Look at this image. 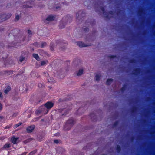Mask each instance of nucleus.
<instances>
[{
    "label": "nucleus",
    "mask_w": 155,
    "mask_h": 155,
    "mask_svg": "<svg viewBox=\"0 0 155 155\" xmlns=\"http://www.w3.org/2000/svg\"><path fill=\"white\" fill-rule=\"evenodd\" d=\"M53 106V103L48 102L45 104V106H42L41 107L40 110L38 111V113H40L41 112H42L44 114H46L48 112V110L51 108Z\"/></svg>",
    "instance_id": "nucleus-1"
},
{
    "label": "nucleus",
    "mask_w": 155,
    "mask_h": 155,
    "mask_svg": "<svg viewBox=\"0 0 155 155\" xmlns=\"http://www.w3.org/2000/svg\"><path fill=\"white\" fill-rule=\"evenodd\" d=\"M74 123V120L73 119H69L64 126V129L65 130H69L71 128Z\"/></svg>",
    "instance_id": "nucleus-2"
},
{
    "label": "nucleus",
    "mask_w": 155,
    "mask_h": 155,
    "mask_svg": "<svg viewBox=\"0 0 155 155\" xmlns=\"http://www.w3.org/2000/svg\"><path fill=\"white\" fill-rule=\"evenodd\" d=\"M11 14L10 13L0 14V19L5 21L10 18Z\"/></svg>",
    "instance_id": "nucleus-3"
},
{
    "label": "nucleus",
    "mask_w": 155,
    "mask_h": 155,
    "mask_svg": "<svg viewBox=\"0 0 155 155\" xmlns=\"http://www.w3.org/2000/svg\"><path fill=\"white\" fill-rule=\"evenodd\" d=\"M55 19V17L54 16L52 15H50L47 17L46 19V22H51L52 21L54 20Z\"/></svg>",
    "instance_id": "nucleus-4"
},
{
    "label": "nucleus",
    "mask_w": 155,
    "mask_h": 155,
    "mask_svg": "<svg viewBox=\"0 0 155 155\" xmlns=\"http://www.w3.org/2000/svg\"><path fill=\"white\" fill-rule=\"evenodd\" d=\"M84 70L83 68L80 69L76 72V75L78 77L80 76L83 74Z\"/></svg>",
    "instance_id": "nucleus-5"
},
{
    "label": "nucleus",
    "mask_w": 155,
    "mask_h": 155,
    "mask_svg": "<svg viewBox=\"0 0 155 155\" xmlns=\"http://www.w3.org/2000/svg\"><path fill=\"white\" fill-rule=\"evenodd\" d=\"M35 127L34 126H31L28 127L26 128V130L28 133H30L34 130Z\"/></svg>",
    "instance_id": "nucleus-6"
},
{
    "label": "nucleus",
    "mask_w": 155,
    "mask_h": 155,
    "mask_svg": "<svg viewBox=\"0 0 155 155\" xmlns=\"http://www.w3.org/2000/svg\"><path fill=\"white\" fill-rule=\"evenodd\" d=\"M77 45L80 47H87L89 46L88 45H86L84 43L82 42H78Z\"/></svg>",
    "instance_id": "nucleus-7"
},
{
    "label": "nucleus",
    "mask_w": 155,
    "mask_h": 155,
    "mask_svg": "<svg viewBox=\"0 0 155 155\" xmlns=\"http://www.w3.org/2000/svg\"><path fill=\"white\" fill-rule=\"evenodd\" d=\"M32 56L35 59H36L37 61H39L40 60V58L37 54H33Z\"/></svg>",
    "instance_id": "nucleus-8"
},
{
    "label": "nucleus",
    "mask_w": 155,
    "mask_h": 155,
    "mask_svg": "<svg viewBox=\"0 0 155 155\" xmlns=\"http://www.w3.org/2000/svg\"><path fill=\"white\" fill-rule=\"evenodd\" d=\"M113 81V80L112 79H107L106 82V84L107 85H110L112 82Z\"/></svg>",
    "instance_id": "nucleus-9"
},
{
    "label": "nucleus",
    "mask_w": 155,
    "mask_h": 155,
    "mask_svg": "<svg viewBox=\"0 0 155 155\" xmlns=\"http://www.w3.org/2000/svg\"><path fill=\"white\" fill-rule=\"evenodd\" d=\"M101 75L100 74H97L95 76V79L96 81H98L100 79Z\"/></svg>",
    "instance_id": "nucleus-10"
},
{
    "label": "nucleus",
    "mask_w": 155,
    "mask_h": 155,
    "mask_svg": "<svg viewBox=\"0 0 155 155\" xmlns=\"http://www.w3.org/2000/svg\"><path fill=\"white\" fill-rule=\"evenodd\" d=\"M17 138L12 137L11 138L12 142L14 143L15 144L17 143Z\"/></svg>",
    "instance_id": "nucleus-11"
},
{
    "label": "nucleus",
    "mask_w": 155,
    "mask_h": 155,
    "mask_svg": "<svg viewBox=\"0 0 155 155\" xmlns=\"http://www.w3.org/2000/svg\"><path fill=\"white\" fill-rule=\"evenodd\" d=\"M48 62L47 61H41V65L43 66L46 64Z\"/></svg>",
    "instance_id": "nucleus-12"
},
{
    "label": "nucleus",
    "mask_w": 155,
    "mask_h": 155,
    "mask_svg": "<svg viewBox=\"0 0 155 155\" xmlns=\"http://www.w3.org/2000/svg\"><path fill=\"white\" fill-rule=\"evenodd\" d=\"M10 90V88L9 87H8L4 90V92L5 93L7 94Z\"/></svg>",
    "instance_id": "nucleus-13"
},
{
    "label": "nucleus",
    "mask_w": 155,
    "mask_h": 155,
    "mask_svg": "<svg viewBox=\"0 0 155 155\" xmlns=\"http://www.w3.org/2000/svg\"><path fill=\"white\" fill-rule=\"evenodd\" d=\"M21 16L18 15H17L15 17V21H18L20 19Z\"/></svg>",
    "instance_id": "nucleus-14"
},
{
    "label": "nucleus",
    "mask_w": 155,
    "mask_h": 155,
    "mask_svg": "<svg viewBox=\"0 0 155 155\" xmlns=\"http://www.w3.org/2000/svg\"><path fill=\"white\" fill-rule=\"evenodd\" d=\"M22 124L21 123H18L17 124H15V127H14L15 128H17L19 126L21 125Z\"/></svg>",
    "instance_id": "nucleus-15"
},
{
    "label": "nucleus",
    "mask_w": 155,
    "mask_h": 155,
    "mask_svg": "<svg viewBox=\"0 0 155 155\" xmlns=\"http://www.w3.org/2000/svg\"><path fill=\"white\" fill-rule=\"evenodd\" d=\"M24 60V58L23 57H21L20 58L19 61L21 62H22Z\"/></svg>",
    "instance_id": "nucleus-16"
},
{
    "label": "nucleus",
    "mask_w": 155,
    "mask_h": 155,
    "mask_svg": "<svg viewBox=\"0 0 155 155\" xmlns=\"http://www.w3.org/2000/svg\"><path fill=\"white\" fill-rule=\"evenodd\" d=\"M32 140L31 139H28L26 140L25 141L24 143H28V142L31 141Z\"/></svg>",
    "instance_id": "nucleus-17"
},
{
    "label": "nucleus",
    "mask_w": 155,
    "mask_h": 155,
    "mask_svg": "<svg viewBox=\"0 0 155 155\" xmlns=\"http://www.w3.org/2000/svg\"><path fill=\"white\" fill-rule=\"evenodd\" d=\"M10 147V144H5L4 146V147L5 148H8L9 147Z\"/></svg>",
    "instance_id": "nucleus-18"
},
{
    "label": "nucleus",
    "mask_w": 155,
    "mask_h": 155,
    "mask_svg": "<svg viewBox=\"0 0 155 155\" xmlns=\"http://www.w3.org/2000/svg\"><path fill=\"white\" fill-rule=\"evenodd\" d=\"M33 6V4H31L30 5H28L27 6V8H31V7H32Z\"/></svg>",
    "instance_id": "nucleus-19"
},
{
    "label": "nucleus",
    "mask_w": 155,
    "mask_h": 155,
    "mask_svg": "<svg viewBox=\"0 0 155 155\" xmlns=\"http://www.w3.org/2000/svg\"><path fill=\"white\" fill-rule=\"evenodd\" d=\"M117 149L118 151H119L120 150V147L119 146H117Z\"/></svg>",
    "instance_id": "nucleus-20"
},
{
    "label": "nucleus",
    "mask_w": 155,
    "mask_h": 155,
    "mask_svg": "<svg viewBox=\"0 0 155 155\" xmlns=\"http://www.w3.org/2000/svg\"><path fill=\"white\" fill-rule=\"evenodd\" d=\"M35 151H32L29 154V155H33L35 153Z\"/></svg>",
    "instance_id": "nucleus-21"
},
{
    "label": "nucleus",
    "mask_w": 155,
    "mask_h": 155,
    "mask_svg": "<svg viewBox=\"0 0 155 155\" xmlns=\"http://www.w3.org/2000/svg\"><path fill=\"white\" fill-rule=\"evenodd\" d=\"M2 104L0 103V110H1L2 109Z\"/></svg>",
    "instance_id": "nucleus-22"
},
{
    "label": "nucleus",
    "mask_w": 155,
    "mask_h": 155,
    "mask_svg": "<svg viewBox=\"0 0 155 155\" xmlns=\"http://www.w3.org/2000/svg\"><path fill=\"white\" fill-rule=\"evenodd\" d=\"M28 33L30 35H31L32 34V32L30 30H28Z\"/></svg>",
    "instance_id": "nucleus-23"
},
{
    "label": "nucleus",
    "mask_w": 155,
    "mask_h": 155,
    "mask_svg": "<svg viewBox=\"0 0 155 155\" xmlns=\"http://www.w3.org/2000/svg\"><path fill=\"white\" fill-rule=\"evenodd\" d=\"M59 74L60 75H63V76H64L65 75V74H64L63 72H61L60 73H59Z\"/></svg>",
    "instance_id": "nucleus-24"
},
{
    "label": "nucleus",
    "mask_w": 155,
    "mask_h": 155,
    "mask_svg": "<svg viewBox=\"0 0 155 155\" xmlns=\"http://www.w3.org/2000/svg\"><path fill=\"white\" fill-rule=\"evenodd\" d=\"M54 142L56 143H58V141L57 140H54Z\"/></svg>",
    "instance_id": "nucleus-25"
},
{
    "label": "nucleus",
    "mask_w": 155,
    "mask_h": 155,
    "mask_svg": "<svg viewBox=\"0 0 155 155\" xmlns=\"http://www.w3.org/2000/svg\"><path fill=\"white\" fill-rule=\"evenodd\" d=\"M46 45V43H44L42 44L41 45V47H43L44 46H45Z\"/></svg>",
    "instance_id": "nucleus-26"
},
{
    "label": "nucleus",
    "mask_w": 155,
    "mask_h": 155,
    "mask_svg": "<svg viewBox=\"0 0 155 155\" xmlns=\"http://www.w3.org/2000/svg\"><path fill=\"white\" fill-rule=\"evenodd\" d=\"M2 93L0 92V98H2Z\"/></svg>",
    "instance_id": "nucleus-27"
},
{
    "label": "nucleus",
    "mask_w": 155,
    "mask_h": 155,
    "mask_svg": "<svg viewBox=\"0 0 155 155\" xmlns=\"http://www.w3.org/2000/svg\"><path fill=\"white\" fill-rule=\"evenodd\" d=\"M3 119L4 117L3 116H0V120H1Z\"/></svg>",
    "instance_id": "nucleus-28"
},
{
    "label": "nucleus",
    "mask_w": 155,
    "mask_h": 155,
    "mask_svg": "<svg viewBox=\"0 0 155 155\" xmlns=\"http://www.w3.org/2000/svg\"><path fill=\"white\" fill-rule=\"evenodd\" d=\"M17 116V114H13V116L14 117H15Z\"/></svg>",
    "instance_id": "nucleus-29"
},
{
    "label": "nucleus",
    "mask_w": 155,
    "mask_h": 155,
    "mask_svg": "<svg viewBox=\"0 0 155 155\" xmlns=\"http://www.w3.org/2000/svg\"><path fill=\"white\" fill-rule=\"evenodd\" d=\"M60 6L57 7H56V8L57 9H60Z\"/></svg>",
    "instance_id": "nucleus-30"
},
{
    "label": "nucleus",
    "mask_w": 155,
    "mask_h": 155,
    "mask_svg": "<svg viewBox=\"0 0 155 155\" xmlns=\"http://www.w3.org/2000/svg\"><path fill=\"white\" fill-rule=\"evenodd\" d=\"M81 12H79L77 14V15L78 14V17L79 16V14H81Z\"/></svg>",
    "instance_id": "nucleus-31"
},
{
    "label": "nucleus",
    "mask_w": 155,
    "mask_h": 155,
    "mask_svg": "<svg viewBox=\"0 0 155 155\" xmlns=\"http://www.w3.org/2000/svg\"><path fill=\"white\" fill-rule=\"evenodd\" d=\"M6 64H9V63H6Z\"/></svg>",
    "instance_id": "nucleus-32"
},
{
    "label": "nucleus",
    "mask_w": 155,
    "mask_h": 155,
    "mask_svg": "<svg viewBox=\"0 0 155 155\" xmlns=\"http://www.w3.org/2000/svg\"><path fill=\"white\" fill-rule=\"evenodd\" d=\"M7 128H8V127H6L5 128L6 129Z\"/></svg>",
    "instance_id": "nucleus-33"
},
{
    "label": "nucleus",
    "mask_w": 155,
    "mask_h": 155,
    "mask_svg": "<svg viewBox=\"0 0 155 155\" xmlns=\"http://www.w3.org/2000/svg\"><path fill=\"white\" fill-rule=\"evenodd\" d=\"M102 10H103V12H104V10L103 9Z\"/></svg>",
    "instance_id": "nucleus-34"
}]
</instances>
